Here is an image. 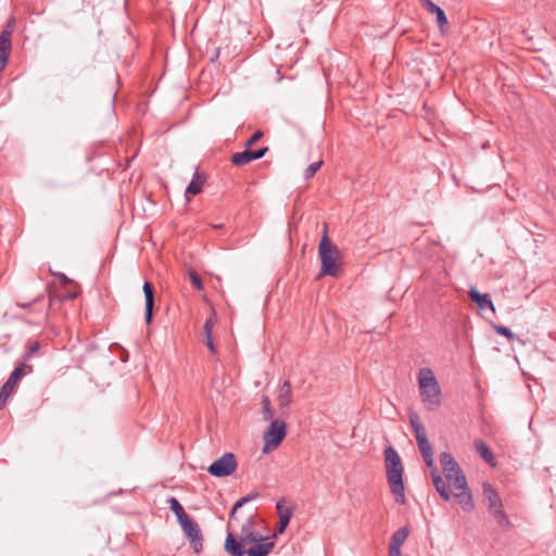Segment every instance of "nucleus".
<instances>
[{"label":"nucleus","instance_id":"11","mask_svg":"<svg viewBox=\"0 0 556 556\" xmlns=\"http://www.w3.org/2000/svg\"><path fill=\"white\" fill-rule=\"evenodd\" d=\"M275 546V542L270 538L263 536L262 541L252 543L249 549H245L247 556H268Z\"/></svg>","mask_w":556,"mask_h":556},{"label":"nucleus","instance_id":"28","mask_svg":"<svg viewBox=\"0 0 556 556\" xmlns=\"http://www.w3.org/2000/svg\"><path fill=\"white\" fill-rule=\"evenodd\" d=\"M262 406H263V417L265 420L273 419L274 413L270 406V401L267 395H263L262 397Z\"/></svg>","mask_w":556,"mask_h":556},{"label":"nucleus","instance_id":"24","mask_svg":"<svg viewBox=\"0 0 556 556\" xmlns=\"http://www.w3.org/2000/svg\"><path fill=\"white\" fill-rule=\"evenodd\" d=\"M490 514L493 516V518L496 520L497 525L502 528H509L510 521L508 519V516L506 515L505 510L503 509V505L498 508H494L490 510Z\"/></svg>","mask_w":556,"mask_h":556},{"label":"nucleus","instance_id":"23","mask_svg":"<svg viewBox=\"0 0 556 556\" xmlns=\"http://www.w3.org/2000/svg\"><path fill=\"white\" fill-rule=\"evenodd\" d=\"M257 497V494L256 493H253V494H248L243 497H241L239 501L236 502V504L233 505L231 511H230V516H229V522H228V526L230 527L232 525V522H235L237 520V510L239 508H241L244 504L255 500Z\"/></svg>","mask_w":556,"mask_h":556},{"label":"nucleus","instance_id":"2","mask_svg":"<svg viewBox=\"0 0 556 556\" xmlns=\"http://www.w3.org/2000/svg\"><path fill=\"white\" fill-rule=\"evenodd\" d=\"M387 479L395 502L404 504L405 493L403 484V465L399 453L394 447L389 446L384 450Z\"/></svg>","mask_w":556,"mask_h":556},{"label":"nucleus","instance_id":"7","mask_svg":"<svg viewBox=\"0 0 556 556\" xmlns=\"http://www.w3.org/2000/svg\"><path fill=\"white\" fill-rule=\"evenodd\" d=\"M237 469V460L232 453H225L218 459L213 462L207 471L217 478L228 477Z\"/></svg>","mask_w":556,"mask_h":556},{"label":"nucleus","instance_id":"26","mask_svg":"<svg viewBox=\"0 0 556 556\" xmlns=\"http://www.w3.org/2000/svg\"><path fill=\"white\" fill-rule=\"evenodd\" d=\"M170 510L176 515L177 520H180L188 516L179 501L175 497L168 500Z\"/></svg>","mask_w":556,"mask_h":556},{"label":"nucleus","instance_id":"15","mask_svg":"<svg viewBox=\"0 0 556 556\" xmlns=\"http://www.w3.org/2000/svg\"><path fill=\"white\" fill-rule=\"evenodd\" d=\"M422 3V7L430 12L431 14H434L437 17V23L442 31H444V27L447 25V17L444 13V11L433 3L431 0H420Z\"/></svg>","mask_w":556,"mask_h":556},{"label":"nucleus","instance_id":"36","mask_svg":"<svg viewBox=\"0 0 556 556\" xmlns=\"http://www.w3.org/2000/svg\"><path fill=\"white\" fill-rule=\"evenodd\" d=\"M10 56V51H0V67H5Z\"/></svg>","mask_w":556,"mask_h":556},{"label":"nucleus","instance_id":"6","mask_svg":"<svg viewBox=\"0 0 556 556\" xmlns=\"http://www.w3.org/2000/svg\"><path fill=\"white\" fill-rule=\"evenodd\" d=\"M287 435V425L283 420H271L268 429L264 432V453L276 450Z\"/></svg>","mask_w":556,"mask_h":556},{"label":"nucleus","instance_id":"38","mask_svg":"<svg viewBox=\"0 0 556 556\" xmlns=\"http://www.w3.org/2000/svg\"><path fill=\"white\" fill-rule=\"evenodd\" d=\"M276 509H277V513H278L279 516H280L281 513H285L286 510H291L290 508L285 507L281 502L277 503Z\"/></svg>","mask_w":556,"mask_h":556},{"label":"nucleus","instance_id":"29","mask_svg":"<svg viewBox=\"0 0 556 556\" xmlns=\"http://www.w3.org/2000/svg\"><path fill=\"white\" fill-rule=\"evenodd\" d=\"M11 37L12 36H9V31H1V34H0V51H11V48H12Z\"/></svg>","mask_w":556,"mask_h":556},{"label":"nucleus","instance_id":"18","mask_svg":"<svg viewBox=\"0 0 556 556\" xmlns=\"http://www.w3.org/2000/svg\"><path fill=\"white\" fill-rule=\"evenodd\" d=\"M454 496L458 500L464 511H472L475 508L471 492L466 483V488L455 490Z\"/></svg>","mask_w":556,"mask_h":556},{"label":"nucleus","instance_id":"25","mask_svg":"<svg viewBox=\"0 0 556 556\" xmlns=\"http://www.w3.org/2000/svg\"><path fill=\"white\" fill-rule=\"evenodd\" d=\"M409 422L413 428L415 438L418 437L419 434L427 433L425 426L422 425L420 417L418 416L417 413L409 414Z\"/></svg>","mask_w":556,"mask_h":556},{"label":"nucleus","instance_id":"21","mask_svg":"<svg viewBox=\"0 0 556 556\" xmlns=\"http://www.w3.org/2000/svg\"><path fill=\"white\" fill-rule=\"evenodd\" d=\"M473 446L476 452L480 455V457L489 465L494 467L496 465L495 456L486 445V443L481 439H476L473 441Z\"/></svg>","mask_w":556,"mask_h":556},{"label":"nucleus","instance_id":"31","mask_svg":"<svg viewBox=\"0 0 556 556\" xmlns=\"http://www.w3.org/2000/svg\"><path fill=\"white\" fill-rule=\"evenodd\" d=\"M323 164V161H318V162H314L312 163L305 170H304V179L308 180L311 179L312 177H314V175L316 174V172L320 168Z\"/></svg>","mask_w":556,"mask_h":556},{"label":"nucleus","instance_id":"34","mask_svg":"<svg viewBox=\"0 0 556 556\" xmlns=\"http://www.w3.org/2000/svg\"><path fill=\"white\" fill-rule=\"evenodd\" d=\"M14 27H15V18H14V17H11V18L7 22V24H5V26H4V28H3V30H2V31H9V36H12L13 30H14Z\"/></svg>","mask_w":556,"mask_h":556},{"label":"nucleus","instance_id":"10","mask_svg":"<svg viewBox=\"0 0 556 556\" xmlns=\"http://www.w3.org/2000/svg\"><path fill=\"white\" fill-rule=\"evenodd\" d=\"M267 151H268L267 147H264L257 151H250L247 149L242 152H237V153L232 154L231 162L236 166H242L252 161L262 159Z\"/></svg>","mask_w":556,"mask_h":556},{"label":"nucleus","instance_id":"1","mask_svg":"<svg viewBox=\"0 0 556 556\" xmlns=\"http://www.w3.org/2000/svg\"><path fill=\"white\" fill-rule=\"evenodd\" d=\"M419 395L428 410H435L442 403V391L439 381L429 367H422L417 375Z\"/></svg>","mask_w":556,"mask_h":556},{"label":"nucleus","instance_id":"27","mask_svg":"<svg viewBox=\"0 0 556 556\" xmlns=\"http://www.w3.org/2000/svg\"><path fill=\"white\" fill-rule=\"evenodd\" d=\"M292 517V510H286L285 513H281L279 516V527H278V533L281 534L285 532L286 528L288 527L290 519Z\"/></svg>","mask_w":556,"mask_h":556},{"label":"nucleus","instance_id":"22","mask_svg":"<svg viewBox=\"0 0 556 556\" xmlns=\"http://www.w3.org/2000/svg\"><path fill=\"white\" fill-rule=\"evenodd\" d=\"M292 402V391L291 384L288 380H286L278 390L277 403L279 407L287 408Z\"/></svg>","mask_w":556,"mask_h":556},{"label":"nucleus","instance_id":"39","mask_svg":"<svg viewBox=\"0 0 556 556\" xmlns=\"http://www.w3.org/2000/svg\"><path fill=\"white\" fill-rule=\"evenodd\" d=\"M5 67H0V74L2 73V71L4 70Z\"/></svg>","mask_w":556,"mask_h":556},{"label":"nucleus","instance_id":"35","mask_svg":"<svg viewBox=\"0 0 556 556\" xmlns=\"http://www.w3.org/2000/svg\"><path fill=\"white\" fill-rule=\"evenodd\" d=\"M263 137V132L261 130H257L248 141L247 147L253 146L255 142H257Z\"/></svg>","mask_w":556,"mask_h":556},{"label":"nucleus","instance_id":"12","mask_svg":"<svg viewBox=\"0 0 556 556\" xmlns=\"http://www.w3.org/2000/svg\"><path fill=\"white\" fill-rule=\"evenodd\" d=\"M409 535V530L407 527H402L396 530L390 540L389 543V555H397L401 553V547Z\"/></svg>","mask_w":556,"mask_h":556},{"label":"nucleus","instance_id":"33","mask_svg":"<svg viewBox=\"0 0 556 556\" xmlns=\"http://www.w3.org/2000/svg\"><path fill=\"white\" fill-rule=\"evenodd\" d=\"M213 326H214L213 317H208V318L205 320V324H204V327H203L204 336H205V337H210V336H212Z\"/></svg>","mask_w":556,"mask_h":556},{"label":"nucleus","instance_id":"30","mask_svg":"<svg viewBox=\"0 0 556 556\" xmlns=\"http://www.w3.org/2000/svg\"><path fill=\"white\" fill-rule=\"evenodd\" d=\"M494 330L496 333L507 338L508 341H513L516 338V334L509 328H507L505 326L495 325Z\"/></svg>","mask_w":556,"mask_h":556},{"label":"nucleus","instance_id":"9","mask_svg":"<svg viewBox=\"0 0 556 556\" xmlns=\"http://www.w3.org/2000/svg\"><path fill=\"white\" fill-rule=\"evenodd\" d=\"M25 367H26L25 365H21V366L16 367L11 372V375L8 378V380L5 381V383L1 387V390H0V409L2 407H4V405L7 404L9 397L15 391L16 386H17L20 379L24 375V368Z\"/></svg>","mask_w":556,"mask_h":556},{"label":"nucleus","instance_id":"14","mask_svg":"<svg viewBox=\"0 0 556 556\" xmlns=\"http://www.w3.org/2000/svg\"><path fill=\"white\" fill-rule=\"evenodd\" d=\"M205 182V175L199 172H195L190 184L188 185L185 191V198L187 201L202 191L203 185Z\"/></svg>","mask_w":556,"mask_h":556},{"label":"nucleus","instance_id":"5","mask_svg":"<svg viewBox=\"0 0 556 556\" xmlns=\"http://www.w3.org/2000/svg\"><path fill=\"white\" fill-rule=\"evenodd\" d=\"M440 463L446 480L452 484L454 490L466 488V477L451 453L442 452L440 454Z\"/></svg>","mask_w":556,"mask_h":556},{"label":"nucleus","instance_id":"16","mask_svg":"<svg viewBox=\"0 0 556 556\" xmlns=\"http://www.w3.org/2000/svg\"><path fill=\"white\" fill-rule=\"evenodd\" d=\"M482 490L484 501L488 503L489 511L503 505L497 491L490 483H483Z\"/></svg>","mask_w":556,"mask_h":556},{"label":"nucleus","instance_id":"37","mask_svg":"<svg viewBox=\"0 0 556 556\" xmlns=\"http://www.w3.org/2000/svg\"><path fill=\"white\" fill-rule=\"evenodd\" d=\"M204 343H205V345L208 348V350H210L212 353H215V352H216V348H215V345H214V342H213L212 336H210V337H205Z\"/></svg>","mask_w":556,"mask_h":556},{"label":"nucleus","instance_id":"20","mask_svg":"<svg viewBox=\"0 0 556 556\" xmlns=\"http://www.w3.org/2000/svg\"><path fill=\"white\" fill-rule=\"evenodd\" d=\"M143 293L146 299V321L147 324H150L153 316L154 290L152 285L148 281L143 285Z\"/></svg>","mask_w":556,"mask_h":556},{"label":"nucleus","instance_id":"8","mask_svg":"<svg viewBox=\"0 0 556 556\" xmlns=\"http://www.w3.org/2000/svg\"><path fill=\"white\" fill-rule=\"evenodd\" d=\"M178 522L189 539L193 551L200 553L203 547V535L199 525L189 515L178 520Z\"/></svg>","mask_w":556,"mask_h":556},{"label":"nucleus","instance_id":"4","mask_svg":"<svg viewBox=\"0 0 556 556\" xmlns=\"http://www.w3.org/2000/svg\"><path fill=\"white\" fill-rule=\"evenodd\" d=\"M318 252L321 262L319 277H337L339 274L338 261L340 258V251L337 245L330 242L327 232V226H325L324 235L318 247Z\"/></svg>","mask_w":556,"mask_h":556},{"label":"nucleus","instance_id":"19","mask_svg":"<svg viewBox=\"0 0 556 556\" xmlns=\"http://www.w3.org/2000/svg\"><path fill=\"white\" fill-rule=\"evenodd\" d=\"M470 299L479 306L481 309H491L493 313L495 312V307L493 302L488 293L481 294L476 288H471L469 290Z\"/></svg>","mask_w":556,"mask_h":556},{"label":"nucleus","instance_id":"17","mask_svg":"<svg viewBox=\"0 0 556 556\" xmlns=\"http://www.w3.org/2000/svg\"><path fill=\"white\" fill-rule=\"evenodd\" d=\"M430 469H431L432 482H433V485H434L437 492L440 494V496L444 501H450L451 492H450L448 488L446 486L443 478L441 477V475L439 473V471L434 465Z\"/></svg>","mask_w":556,"mask_h":556},{"label":"nucleus","instance_id":"3","mask_svg":"<svg viewBox=\"0 0 556 556\" xmlns=\"http://www.w3.org/2000/svg\"><path fill=\"white\" fill-rule=\"evenodd\" d=\"M263 540V535L254 530L253 517H249L242 525L238 538L232 533H228L225 541V549L231 556H243L245 548L243 545L252 544Z\"/></svg>","mask_w":556,"mask_h":556},{"label":"nucleus","instance_id":"13","mask_svg":"<svg viewBox=\"0 0 556 556\" xmlns=\"http://www.w3.org/2000/svg\"><path fill=\"white\" fill-rule=\"evenodd\" d=\"M415 439L417 441L418 448L422 455V458H424L426 465L429 468H432L433 464H434L433 451H432V446L427 438V433L419 434Z\"/></svg>","mask_w":556,"mask_h":556},{"label":"nucleus","instance_id":"32","mask_svg":"<svg viewBox=\"0 0 556 556\" xmlns=\"http://www.w3.org/2000/svg\"><path fill=\"white\" fill-rule=\"evenodd\" d=\"M189 277H190V280L192 282V285L195 287L197 290H202L203 288V285H202V280L200 278V276L198 275V273L193 269H190L189 270Z\"/></svg>","mask_w":556,"mask_h":556}]
</instances>
